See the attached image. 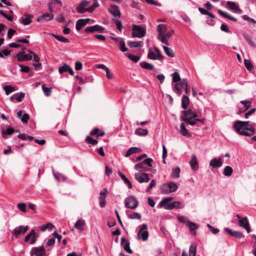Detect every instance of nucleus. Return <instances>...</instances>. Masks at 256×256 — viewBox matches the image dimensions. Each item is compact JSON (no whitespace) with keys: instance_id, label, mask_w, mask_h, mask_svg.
<instances>
[{"instance_id":"nucleus-1","label":"nucleus","mask_w":256,"mask_h":256,"mask_svg":"<svg viewBox=\"0 0 256 256\" xmlns=\"http://www.w3.org/2000/svg\"><path fill=\"white\" fill-rule=\"evenodd\" d=\"M234 128L238 134L242 136H250L255 132L254 127L249 124V121H236Z\"/></svg>"},{"instance_id":"nucleus-2","label":"nucleus","mask_w":256,"mask_h":256,"mask_svg":"<svg viewBox=\"0 0 256 256\" xmlns=\"http://www.w3.org/2000/svg\"><path fill=\"white\" fill-rule=\"evenodd\" d=\"M166 26L164 24H158L157 26L158 40H160L162 43L168 45V39L174 34V30H172L169 32H166Z\"/></svg>"},{"instance_id":"nucleus-3","label":"nucleus","mask_w":256,"mask_h":256,"mask_svg":"<svg viewBox=\"0 0 256 256\" xmlns=\"http://www.w3.org/2000/svg\"><path fill=\"white\" fill-rule=\"evenodd\" d=\"M172 197H168L162 200L158 206V208L164 207L166 210H171L174 208H182L181 202H173L169 203L170 201L172 200Z\"/></svg>"},{"instance_id":"nucleus-4","label":"nucleus","mask_w":256,"mask_h":256,"mask_svg":"<svg viewBox=\"0 0 256 256\" xmlns=\"http://www.w3.org/2000/svg\"><path fill=\"white\" fill-rule=\"evenodd\" d=\"M182 89L184 90L186 94H188V85L186 78L182 80L179 83H176L174 87V92L179 95L181 94Z\"/></svg>"},{"instance_id":"nucleus-5","label":"nucleus","mask_w":256,"mask_h":256,"mask_svg":"<svg viewBox=\"0 0 256 256\" xmlns=\"http://www.w3.org/2000/svg\"><path fill=\"white\" fill-rule=\"evenodd\" d=\"M148 226L146 224H143L139 226V230L138 232L137 237L138 240H142V241L148 240L149 233L147 230Z\"/></svg>"},{"instance_id":"nucleus-6","label":"nucleus","mask_w":256,"mask_h":256,"mask_svg":"<svg viewBox=\"0 0 256 256\" xmlns=\"http://www.w3.org/2000/svg\"><path fill=\"white\" fill-rule=\"evenodd\" d=\"M146 33V30L144 28L140 26L133 25L132 36L134 38H142L144 36Z\"/></svg>"},{"instance_id":"nucleus-7","label":"nucleus","mask_w":256,"mask_h":256,"mask_svg":"<svg viewBox=\"0 0 256 256\" xmlns=\"http://www.w3.org/2000/svg\"><path fill=\"white\" fill-rule=\"evenodd\" d=\"M138 204V200L134 196H130L125 199L126 206L128 208L134 210L137 208Z\"/></svg>"},{"instance_id":"nucleus-8","label":"nucleus","mask_w":256,"mask_h":256,"mask_svg":"<svg viewBox=\"0 0 256 256\" xmlns=\"http://www.w3.org/2000/svg\"><path fill=\"white\" fill-rule=\"evenodd\" d=\"M236 217L239 220V226L246 229L248 233H250V228L248 218L246 216L241 217L238 214H236Z\"/></svg>"},{"instance_id":"nucleus-9","label":"nucleus","mask_w":256,"mask_h":256,"mask_svg":"<svg viewBox=\"0 0 256 256\" xmlns=\"http://www.w3.org/2000/svg\"><path fill=\"white\" fill-rule=\"evenodd\" d=\"M30 254V256H47L46 250L43 246L32 248Z\"/></svg>"},{"instance_id":"nucleus-10","label":"nucleus","mask_w":256,"mask_h":256,"mask_svg":"<svg viewBox=\"0 0 256 256\" xmlns=\"http://www.w3.org/2000/svg\"><path fill=\"white\" fill-rule=\"evenodd\" d=\"M38 237V234L34 230H32L30 233L26 236L24 237V242L32 244L36 242Z\"/></svg>"},{"instance_id":"nucleus-11","label":"nucleus","mask_w":256,"mask_h":256,"mask_svg":"<svg viewBox=\"0 0 256 256\" xmlns=\"http://www.w3.org/2000/svg\"><path fill=\"white\" fill-rule=\"evenodd\" d=\"M28 229V226H19L16 227L12 232V234L16 237L25 234Z\"/></svg>"},{"instance_id":"nucleus-12","label":"nucleus","mask_w":256,"mask_h":256,"mask_svg":"<svg viewBox=\"0 0 256 256\" xmlns=\"http://www.w3.org/2000/svg\"><path fill=\"white\" fill-rule=\"evenodd\" d=\"M184 116L181 117V120L186 121L192 118H195L198 116L196 112L191 109H189L183 112Z\"/></svg>"},{"instance_id":"nucleus-13","label":"nucleus","mask_w":256,"mask_h":256,"mask_svg":"<svg viewBox=\"0 0 256 256\" xmlns=\"http://www.w3.org/2000/svg\"><path fill=\"white\" fill-rule=\"evenodd\" d=\"M104 30V28L102 26L96 24L86 27L84 30V32L86 34H92L95 32H102Z\"/></svg>"},{"instance_id":"nucleus-14","label":"nucleus","mask_w":256,"mask_h":256,"mask_svg":"<svg viewBox=\"0 0 256 256\" xmlns=\"http://www.w3.org/2000/svg\"><path fill=\"white\" fill-rule=\"evenodd\" d=\"M240 106L239 107V110L238 111V114L245 112L248 110L251 106V102L249 100H242L240 102Z\"/></svg>"},{"instance_id":"nucleus-15","label":"nucleus","mask_w":256,"mask_h":256,"mask_svg":"<svg viewBox=\"0 0 256 256\" xmlns=\"http://www.w3.org/2000/svg\"><path fill=\"white\" fill-rule=\"evenodd\" d=\"M136 178L140 183L147 182L150 180L148 174L144 172L136 174Z\"/></svg>"},{"instance_id":"nucleus-16","label":"nucleus","mask_w":256,"mask_h":256,"mask_svg":"<svg viewBox=\"0 0 256 256\" xmlns=\"http://www.w3.org/2000/svg\"><path fill=\"white\" fill-rule=\"evenodd\" d=\"M32 54H22L21 52L17 54V60L18 62H22L25 60H30L32 58Z\"/></svg>"},{"instance_id":"nucleus-17","label":"nucleus","mask_w":256,"mask_h":256,"mask_svg":"<svg viewBox=\"0 0 256 256\" xmlns=\"http://www.w3.org/2000/svg\"><path fill=\"white\" fill-rule=\"evenodd\" d=\"M90 20V19L89 18L85 19H79L76 22V30L78 31H79L82 28L86 26Z\"/></svg>"},{"instance_id":"nucleus-18","label":"nucleus","mask_w":256,"mask_h":256,"mask_svg":"<svg viewBox=\"0 0 256 256\" xmlns=\"http://www.w3.org/2000/svg\"><path fill=\"white\" fill-rule=\"evenodd\" d=\"M224 231L227 232L230 236H234L238 238H240L244 237V235L242 232L239 231H232L228 228H224Z\"/></svg>"},{"instance_id":"nucleus-19","label":"nucleus","mask_w":256,"mask_h":256,"mask_svg":"<svg viewBox=\"0 0 256 256\" xmlns=\"http://www.w3.org/2000/svg\"><path fill=\"white\" fill-rule=\"evenodd\" d=\"M120 244L124 250L128 253L132 254V250L130 249V242L128 240H126L124 238H122Z\"/></svg>"},{"instance_id":"nucleus-20","label":"nucleus","mask_w":256,"mask_h":256,"mask_svg":"<svg viewBox=\"0 0 256 256\" xmlns=\"http://www.w3.org/2000/svg\"><path fill=\"white\" fill-rule=\"evenodd\" d=\"M226 4L228 6L230 9L234 10V12L238 14H242V10L239 8L238 6L234 2L228 1Z\"/></svg>"},{"instance_id":"nucleus-21","label":"nucleus","mask_w":256,"mask_h":256,"mask_svg":"<svg viewBox=\"0 0 256 256\" xmlns=\"http://www.w3.org/2000/svg\"><path fill=\"white\" fill-rule=\"evenodd\" d=\"M210 165L214 168L221 167L222 165V162L221 160V158H213L210 162Z\"/></svg>"},{"instance_id":"nucleus-22","label":"nucleus","mask_w":256,"mask_h":256,"mask_svg":"<svg viewBox=\"0 0 256 256\" xmlns=\"http://www.w3.org/2000/svg\"><path fill=\"white\" fill-rule=\"evenodd\" d=\"M109 12L114 16H120V12L118 6L116 5H112L108 10Z\"/></svg>"},{"instance_id":"nucleus-23","label":"nucleus","mask_w":256,"mask_h":256,"mask_svg":"<svg viewBox=\"0 0 256 256\" xmlns=\"http://www.w3.org/2000/svg\"><path fill=\"white\" fill-rule=\"evenodd\" d=\"M54 18L52 14L46 13L42 16H40L38 18V22L46 21L48 22L52 20Z\"/></svg>"},{"instance_id":"nucleus-24","label":"nucleus","mask_w":256,"mask_h":256,"mask_svg":"<svg viewBox=\"0 0 256 256\" xmlns=\"http://www.w3.org/2000/svg\"><path fill=\"white\" fill-rule=\"evenodd\" d=\"M190 164L194 170L196 171L198 169V160L194 154L192 156V158L190 162Z\"/></svg>"},{"instance_id":"nucleus-25","label":"nucleus","mask_w":256,"mask_h":256,"mask_svg":"<svg viewBox=\"0 0 256 256\" xmlns=\"http://www.w3.org/2000/svg\"><path fill=\"white\" fill-rule=\"evenodd\" d=\"M29 52L33 55L32 58L34 61L33 66L34 67L35 70H37V68L42 65V64L40 62V58L38 55L35 54L34 52L31 51Z\"/></svg>"},{"instance_id":"nucleus-26","label":"nucleus","mask_w":256,"mask_h":256,"mask_svg":"<svg viewBox=\"0 0 256 256\" xmlns=\"http://www.w3.org/2000/svg\"><path fill=\"white\" fill-rule=\"evenodd\" d=\"M33 16L32 14H25L20 20V22L24 25L30 24L32 22V18Z\"/></svg>"},{"instance_id":"nucleus-27","label":"nucleus","mask_w":256,"mask_h":256,"mask_svg":"<svg viewBox=\"0 0 256 256\" xmlns=\"http://www.w3.org/2000/svg\"><path fill=\"white\" fill-rule=\"evenodd\" d=\"M141 152L140 148L138 147H132L130 148L127 151L125 156L128 157L132 154L138 153Z\"/></svg>"},{"instance_id":"nucleus-28","label":"nucleus","mask_w":256,"mask_h":256,"mask_svg":"<svg viewBox=\"0 0 256 256\" xmlns=\"http://www.w3.org/2000/svg\"><path fill=\"white\" fill-rule=\"evenodd\" d=\"M180 132L183 136H191L188 130L186 129L184 124L182 122L180 124Z\"/></svg>"},{"instance_id":"nucleus-29","label":"nucleus","mask_w":256,"mask_h":256,"mask_svg":"<svg viewBox=\"0 0 256 256\" xmlns=\"http://www.w3.org/2000/svg\"><path fill=\"white\" fill-rule=\"evenodd\" d=\"M118 175L120 178L124 180V184L128 186V188H132V184L129 180L121 172H118Z\"/></svg>"},{"instance_id":"nucleus-30","label":"nucleus","mask_w":256,"mask_h":256,"mask_svg":"<svg viewBox=\"0 0 256 256\" xmlns=\"http://www.w3.org/2000/svg\"><path fill=\"white\" fill-rule=\"evenodd\" d=\"M25 94L24 92H18L14 94L10 97V99H15L17 102H20L22 98L24 97Z\"/></svg>"},{"instance_id":"nucleus-31","label":"nucleus","mask_w":256,"mask_h":256,"mask_svg":"<svg viewBox=\"0 0 256 256\" xmlns=\"http://www.w3.org/2000/svg\"><path fill=\"white\" fill-rule=\"evenodd\" d=\"M218 12L220 16H223L225 18L230 19V20H232L234 22L237 21L236 18L232 16H230V14H228L226 12H224V11L220 10H218Z\"/></svg>"},{"instance_id":"nucleus-32","label":"nucleus","mask_w":256,"mask_h":256,"mask_svg":"<svg viewBox=\"0 0 256 256\" xmlns=\"http://www.w3.org/2000/svg\"><path fill=\"white\" fill-rule=\"evenodd\" d=\"M180 169L179 167L173 168L170 174V176L172 178H178L180 176Z\"/></svg>"},{"instance_id":"nucleus-33","label":"nucleus","mask_w":256,"mask_h":256,"mask_svg":"<svg viewBox=\"0 0 256 256\" xmlns=\"http://www.w3.org/2000/svg\"><path fill=\"white\" fill-rule=\"evenodd\" d=\"M160 191V192L163 194H167L172 192V190H170L168 183L164 184L161 186Z\"/></svg>"},{"instance_id":"nucleus-34","label":"nucleus","mask_w":256,"mask_h":256,"mask_svg":"<svg viewBox=\"0 0 256 256\" xmlns=\"http://www.w3.org/2000/svg\"><path fill=\"white\" fill-rule=\"evenodd\" d=\"M85 224V221L84 220H78L74 224V227L80 230H82L83 226Z\"/></svg>"},{"instance_id":"nucleus-35","label":"nucleus","mask_w":256,"mask_h":256,"mask_svg":"<svg viewBox=\"0 0 256 256\" xmlns=\"http://www.w3.org/2000/svg\"><path fill=\"white\" fill-rule=\"evenodd\" d=\"M190 103V100L189 98L186 96L185 95H184L182 96V106L184 109H186L189 104Z\"/></svg>"},{"instance_id":"nucleus-36","label":"nucleus","mask_w":256,"mask_h":256,"mask_svg":"<svg viewBox=\"0 0 256 256\" xmlns=\"http://www.w3.org/2000/svg\"><path fill=\"white\" fill-rule=\"evenodd\" d=\"M53 228H54V226L52 223L48 222L40 226V229L41 231L44 232L46 230H52Z\"/></svg>"},{"instance_id":"nucleus-37","label":"nucleus","mask_w":256,"mask_h":256,"mask_svg":"<svg viewBox=\"0 0 256 256\" xmlns=\"http://www.w3.org/2000/svg\"><path fill=\"white\" fill-rule=\"evenodd\" d=\"M128 44L130 48H138L142 47L143 46L144 43L142 41L129 42Z\"/></svg>"},{"instance_id":"nucleus-38","label":"nucleus","mask_w":256,"mask_h":256,"mask_svg":"<svg viewBox=\"0 0 256 256\" xmlns=\"http://www.w3.org/2000/svg\"><path fill=\"white\" fill-rule=\"evenodd\" d=\"M162 48L164 52L167 56L170 58H174V54L172 49L165 46H163Z\"/></svg>"},{"instance_id":"nucleus-39","label":"nucleus","mask_w":256,"mask_h":256,"mask_svg":"<svg viewBox=\"0 0 256 256\" xmlns=\"http://www.w3.org/2000/svg\"><path fill=\"white\" fill-rule=\"evenodd\" d=\"M135 134L140 136H145L148 134V130L146 129L138 128L135 131Z\"/></svg>"},{"instance_id":"nucleus-40","label":"nucleus","mask_w":256,"mask_h":256,"mask_svg":"<svg viewBox=\"0 0 256 256\" xmlns=\"http://www.w3.org/2000/svg\"><path fill=\"white\" fill-rule=\"evenodd\" d=\"M51 35H52L54 38H56L57 40H58L60 42L64 43L69 42V40L63 36L57 35L54 34H51Z\"/></svg>"},{"instance_id":"nucleus-41","label":"nucleus","mask_w":256,"mask_h":256,"mask_svg":"<svg viewBox=\"0 0 256 256\" xmlns=\"http://www.w3.org/2000/svg\"><path fill=\"white\" fill-rule=\"evenodd\" d=\"M140 66L144 69H148L149 70H152L154 69V66L146 62H143L140 63Z\"/></svg>"},{"instance_id":"nucleus-42","label":"nucleus","mask_w":256,"mask_h":256,"mask_svg":"<svg viewBox=\"0 0 256 256\" xmlns=\"http://www.w3.org/2000/svg\"><path fill=\"white\" fill-rule=\"evenodd\" d=\"M118 44L120 46V50L122 52H126L128 50V48L126 46L125 42L123 38L119 40Z\"/></svg>"},{"instance_id":"nucleus-43","label":"nucleus","mask_w":256,"mask_h":256,"mask_svg":"<svg viewBox=\"0 0 256 256\" xmlns=\"http://www.w3.org/2000/svg\"><path fill=\"white\" fill-rule=\"evenodd\" d=\"M244 65L248 71L253 72L254 70V68L251 62L249 60H244Z\"/></svg>"},{"instance_id":"nucleus-44","label":"nucleus","mask_w":256,"mask_h":256,"mask_svg":"<svg viewBox=\"0 0 256 256\" xmlns=\"http://www.w3.org/2000/svg\"><path fill=\"white\" fill-rule=\"evenodd\" d=\"M196 246L194 244H191L189 248V256H196Z\"/></svg>"},{"instance_id":"nucleus-45","label":"nucleus","mask_w":256,"mask_h":256,"mask_svg":"<svg viewBox=\"0 0 256 256\" xmlns=\"http://www.w3.org/2000/svg\"><path fill=\"white\" fill-rule=\"evenodd\" d=\"M233 172V170L232 167L230 166H226L225 167L224 170V174L227 176H230L232 175Z\"/></svg>"},{"instance_id":"nucleus-46","label":"nucleus","mask_w":256,"mask_h":256,"mask_svg":"<svg viewBox=\"0 0 256 256\" xmlns=\"http://www.w3.org/2000/svg\"><path fill=\"white\" fill-rule=\"evenodd\" d=\"M14 132V130L12 128H8L2 131V136L6 138V135L12 134Z\"/></svg>"},{"instance_id":"nucleus-47","label":"nucleus","mask_w":256,"mask_h":256,"mask_svg":"<svg viewBox=\"0 0 256 256\" xmlns=\"http://www.w3.org/2000/svg\"><path fill=\"white\" fill-rule=\"evenodd\" d=\"M188 124L191 125V126H194L195 124H196V122H200L202 124H204V120H202V119H198V118H194V120H186V121H185Z\"/></svg>"},{"instance_id":"nucleus-48","label":"nucleus","mask_w":256,"mask_h":256,"mask_svg":"<svg viewBox=\"0 0 256 256\" xmlns=\"http://www.w3.org/2000/svg\"><path fill=\"white\" fill-rule=\"evenodd\" d=\"M4 89L5 91V93L6 95L10 94V93L16 90L14 87L11 86H6L4 88Z\"/></svg>"},{"instance_id":"nucleus-49","label":"nucleus","mask_w":256,"mask_h":256,"mask_svg":"<svg viewBox=\"0 0 256 256\" xmlns=\"http://www.w3.org/2000/svg\"><path fill=\"white\" fill-rule=\"evenodd\" d=\"M128 217L129 218L132 220H140L142 216L140 214L137 212H134L129 215Z\"/></svg>"},{"instance_id":"nucleus-50","label":"nucleus","mask_w":256,"mask_h":256,"mask_svg":"<svg viewBox=\"0 0 256 256\" xmlns=\"http://www.w3.org/2000/svg\"><path fill=\"white\" fill-rule=\"evenodd\" d=\"M69 66L66 64H64V65L58 68V72L60 74H62L64 72H68Z\"/></svg>"},{"instance_id":"nucleus-51","label":"nucleus","mask_w":256,"mask_h":256,"mask_svg":"<svg viewBox=\"0 0 256 256\" xmlns=\"http://www.w3.org/2000/svg\"><path fill=\"white\" fill-rule=\"evenodd\" d=\"M76 10L77 12L80 14H84L86 12H88V8H86V7L82 6L80 4H78Z\"/></svg>"},{"instance_id":"nucleus-52","label":"nucleus","mask_w":256,"mask_h":256,"mask_svg":"<svg viewBox=\"0 0 256 256\" xmlns=\"http://www.w3.org/2000/svg\"><path fill=\"white\" fill-rule=\"evenodd\" d=\"M172 81L174 82H178L180 80V77L178 72H175L172 74Z\"/></svg>"},{"instance_id":"nucleus-53","label":"nucleus","mask_w":256,"mask_h":256,"mask_svg":"<svg viewBox=\"0 0 256 256\" xmlns=\"http://www.w3.org/2000/svg\"><path fill=\"white\" fill-rule=\"evenodd\" d=\"M168 184L170 190H172V192H174L177 190L178 186L176 183L174 182H170Z\"/></svg>"},{"instance_id":"nucleus-54","label":"nucleus","mask_w":256,"mask_h":256,"mask_svg":"<svg viewBox=\"0 0 256 256\" xmlns=\"http://www.w3.org/2000/svg\"><path fill=\"white\" fill-rule=\"evenodd\" d=\"M99 6L98 2L96 0L94 4L88 8V12H92L96 8Z\"/></svg>"},{"instance_id":"nucleus-55","label":"nucleus","mask_w":256,"mask_h":256,"mask_svg":"<svg viewBox=\"0 0 256 256\" xmlns=\"http://www.w3.org/2000/svg\"><path fill=\"white\" fill-rule=\"evenodd\" d=\"M243 36L250 46H255L254 42L250 38V37L248 36V34H247L246 33H244V34H243Z\"/></svg>"},{"instance_id":"nucleus-56","label":"nucleus","mask_w":256,"mask_h":256,"mask_svg":"<svg viewBox=\"0 0 256 256\" xmlns=\"http://www.w3.org/2000/svg\"><path fill=\"white\" fill-rule=\"evenodd\" d=\"M88 144L96 145L98 144V141L94 139L90 136H87L86 140Z\"/></svg>"},{"instance_id":"nucleus-57","label":"nucleus","mask_w":256,"mask_h":256,"mask_svg":"<svg viewBox=\"0 0 256 256\" xmlns=\"http://www.w3.org/2000/svg\"><path fill=\"white\" fill-rule=\"evenodd\" d=\"M127 56L129 59L134 62H137L140 60V57L139 56H134L130 54H127Z\"/></svg>"},{"instance_id":"nucleus-58","label":"nucleus","mask_w":256,"mask_h":256,"mask_svg":"<svg viewBox=\"0 0 256 256\" xmlns=\"http://www.w3.org/2000/svg\"><path fill=\"white\" fill-rule=\"evenodd\" d=\"M198 11L202 14L208 15L209 16H213V14L210 12L208 10L202 8H198Z\"/></svg>"},{"instance_id":"nucleus-59","label":"nucleus","mask_w":256,"mask_h":256,"mask_svg":"<svg viewBox=\"0 0 256 256\" xmlns=\"http://www.w3.org/2000/svg\"><path fill=\"white\" fill-rule=\"evenodd\" d=\"M42 90L44 94L48 96L50 95L52 92V88L45 87L44 85L42 86Z\"/></svg>"},{"instance_id":"nucleus-60","label":"nucleus","mask_w":256,"mask_h":256,"mask_svg":"<svg viewBox=\"0 0 256 256\" xmlns=\"http://www.w3.org/2000/svg\"><path fill=\"white\" fill-rule=\"evenodd\" d=\"M18 66L20 68V71L23 72H28L30 70V68L28 66H24L22 64H20Z\"/></svg>"},{"instance_id":"nucleus-61","label":"nucleus","mask_w":256,"mask_h":256,"mask_svg":"<svg viewBox=\"0 0 256 256\" xmlns=\"http://www.w3.org/2000/svg\"><path fill=\"white\" fill-rule=\"evenodd\" d=\"M108 192V190L106 188H104L102 191H101L100 192V196H99V200H105L106 196V194Z\"/></svg>"},{"instance_id":"nucleus-62","label":"nucleus","mask_w":256,"mask_h":256,"mask_svg":"<svg viewBox=\"0 0 256 256\" xmlns=\"http://www.w3.org/2000/svg\"><path fill=\"white\" fill-rule=\"evenodd\" d=\"M113 20L118 30L121 32L122 30V25L121 22L116 19H113Z\"/></svg>"},{"instance_id":"nucleus-63","label":"nucleus","mask_w":256,"mask_h":256,"mask_svg":"<svg viewBox=\"0 0 256 256\" xmlns=\"http://www.w3.org/2000/svg\"><path fill=\"white\" fill-rule=\"evenodd\" d=\"M188 226L190 230L191 231L196 230L198 227V226L196 224L191 222H188Z\"/></svg>"},{"instance_id":"nucleus-64","label":"nucleus","mask_w":256,"mask_h":256,"mask_svg":"<svg viewBox=\"0 0 256 256\" xmlns=\"http://www.w3.org/2000/svg\"><path fill=\"white\" fill-rule=\"evenodd\" d=\"M29 116L28 114H24L21 117L20 120L24 124H26L29 120Z\"/></svg>"}]
</instances>
